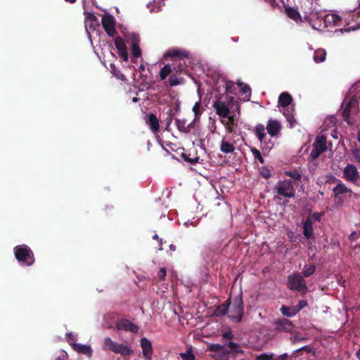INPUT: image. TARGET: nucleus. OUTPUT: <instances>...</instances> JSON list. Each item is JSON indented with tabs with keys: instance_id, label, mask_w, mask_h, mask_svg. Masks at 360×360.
I'll return each mask as SVG.
<instances>
[{
	"instance_id": "1",
	"label": "nucleus",
	"mask_w": 360,
	"mask_h": 360,
	"mask_svg": "<svg viewBox=\"0 0 360 360\" xmlns=\"http://www.w3.org/2000/svg\"><path fill=\"white\" fill-rule=\"evenodd\" d=\"M226 313L228 314L229 317L233 321H240L243 314L242 298L240 297H236L228 307L225 304L218 306L213 311L207 312V315L219 316L224 315Z\"/></svg>"
},
{
	"instance_id": "2",
	"label": "nucleus",
	"mask_w": 360,
	"mask_h": 360,
	"mask_svg": "<svg viewBox=\"0 0 360 360\" xmlns=\"http://www.w3.org/2000/svg\"><path fill=\"white\" fill-rule=\"evenodd\" d=\"M213 107L214 108L217 115L223 119L221 122L226 126L227 129L229 131H232V126L236 123L234 110H236L238 115L240 114V107L239 103L235 102L231 105V108L233 109V114H231L229 108L221 101L218 100L215 101Z\"/></svg>"
},
{
	"instance_id": "3",
	"label": "nucleus",
	"mask_w": 360,
	"mask_h": 360,
	"mask_svg": "<svg viewBox=\"0 0 360 360\" xmlns=\"http://www.w3.org/2000/svg\"><path fill=\"white\" fill-rule=\"evenodd\" d=\"M210 350L216 352L217 354H214V357H218L220 359L229 360L231 358H234L236 354H242L243 351L240 349L238 344L230 342L229 344L220 346L219 345H211Z\"/></svg>"
},
{
	"instance_id": "4",
	"label": "nucleus",
	"mask_w": 360,
	"mask_h": 360,
	"mask_svg": "<svg viewBox=\"0 0 360 360\" xmlns=\"http://www.w3.org/2000/svg\"><path fill=\"white\" fill-rule=\"evenodd\" d=\"M13 250L15 257L19 262L27 266H31L34 263V253L27 245H17L14 248Z\"/></svg>"
},
{
	"instance_id": "5",
	"label": "nucleus",
	"mask_w": 360,
	"mask_h": 360,
	"mask_svg": "<svg viewBox=\"0 0 360 360\" xmlns=\"http://www.w3.org/2000/svg\"><path fill=\"white\" fill-rule=\"evenodd\" d=\"M274 191L278 195L285 198H294L295 196L294 183L290 179H285L278 181L274 186Z\"/></svg>"
},
{
	"instance_id": "6",
	"label": "nucleus",
	"mask_w": 360,
	"mask_h": 360,
	"mask_svg": "<svg viewBox=\"0 0 360 360\" xmlns=\"http://www.w3.org/2000/svg\"><path fill=\"white\" fill-rule=\"evenodd\" d=\"M323 20V25H319V27H316L314 24L312 25L314 29L319 30L323 31L325 29L331 28L338 25L340 22V17L335 13H329L326 14L323 18L321 19Z\"/></svg>"
},
{
	"instance_id": "7",
	"label": "nucleus",
	"mask_w": 360,
	"mask_h": 360,
	"mask_svg": "<svg viewBox=\"0 0 360 360\" xmlns=\"http://www.w3.org/2000/svg\"><path fill=\"white\" fill-rule=\"evenodd\" d=\"M343 178L351 183L357 184L360 181V173L356 165L347 164L343 169Z\"/></svg>"
},
{
	"instance_id": "8",
	"label": "nucleus",
	"mask_w": 360,
	"mask_h": 360,
	"mask_svg": "<svg viewBox=\"0 0 360 360\" xmlns=\"http://www.w3.org/2000/svg\"><path fill=\"white\" fill-rule=\"evenodd\" d=\"M288 286L290 290L305 291L307 286L303 278L297 274H293L288 278Z\"/></svg>"
},
{
	"instance_id": "9",
	"label": "nucleus",
	"mask_w": 360,
	"mask_h": 360,
	"mask_svg": "<svg viewBox=\"0 0 360 360\" xmlns=\"http://www.w3.org/2000/svg\"><path fill=\"white\" fill-rule=\"evenodd\" d=\"M327 148L326 138L323 135L318 136L313 143V149L310 153V157L312 159L317 158L321 153L325 151Z\"/></svg>"
},
{
	"instance_id": "10",
	"label": "nucleus",
	"mask_w": 360,
	"mask_h": 360,
	"mask_svg": "<svg viewBox=\"0 0 360 360\" xmlns=\"http://www.w3.org/2000/svg\"><path fill=\"white\" fill-rule=\"evenodd\" d=\"M103 29L109 37H114L117 34L115 18L110 14H105L102 18Z\"/></svg>"
},
{
	"instance_id": "11",
	"label": "nucleus",
	"mask_w": 360,
	"mask_h": 360,
	"mask_svg": "<svg viewBox=\"0 0 360 360\" xmlns=\"http://www.w3.org/2000/svg\"><path fill=\"white\" fill-rule=\"evenodd\" d=\"M116 328L118 330H124L132 333H137L139 326L127 319H120L116 321Z\"/></svg>"
},
{
	"instance_id": "12",
	"label": "nucleus",
	"mask_w": 360,
	"mask_h": 360,
	"mask_svg": "<svg viewBox=\"0 0 360 360\" xmlns=\"http://www.w3.org/2000/svg\"><path fill=\"white\" fill-rule=\"evenodd\" d=\"M274 329L278 332L290 333L293 330L292 322L286 319H281L274 323Z\"/></svg>"
},
{
	"instance_id": "13",
	"label": "nucleus",
	"mask_w": 360,
	"mask_h": 360,
	"mask_svg": "<svg viewBox=\"0 0 360 360\" xmlns=\"http://www.w3.org/2000/svg\"><path fill=\"white\" fill-rule=\"evenodd\" d=\"M142 353L146 360H151L153 355V346L151 342L146 338H142L140 340Z\"/></svg>"
},
{
	"instance_id": "14",
	"label": "nucleus",
	"mask_w": 360,
	"mask_h": 360,
	"mask_svg": "<svg viewBox=\"0 0 360 360\" xmlns=\"http://www.w3.org/2000/svg\"><path fill=\"white\" fill-rule=\"evenodd\" d=\"M115 46L118 51L119 56L124 61L128 60V52L124 39L117 37L114 41Z\"/></svg>"
},
{
	"instance_id": "15",
	"label": "nucleus",
	"mask_w": 360,
	"mask_h": 360,
	"mask_svg": "<svg viewBox=\"0 0 360 360\" xmlns=\"http://www.w3.org/2000/svg\"><path fill=\"white\" fill-rule=\"evenodd\" d=\"M266 130L271 137L278 136L281 130V123L278 120L271 119L267 123Z\"/></svg>"
},
{
	"instance_id": "16",
	"label": "nucleus",
	"mask_w": 360,
	"mask_h": 360,
	"mask_svg": "<svg viewBox=\"0 0 360 360\" xmlns=\"http://www.w3.org/2000/svg\"><path fill=\"white\" fill-rule=\"evenodd\" d=\"M288 356L287 353L281 355H276L274 353H262L257 355L255 360H286Z\"/></svg>"
},
{
	"instance_id": "17",
	"label": "nucleus",
	"mask_w": 360,
	"mask_h": 360,
	"mask_svg": "<svg viewBox=\"0 0 360 360\" xmlns=\"http://www.w3.org/2000/svg\"><path fill=\"white\" fill-rule=\"evenodd\" d=\"M131 54L134 58H139L141 56V51L139 47V37L136 34L131 35Z\"/></svg>"
},
{
	"instance_id": "18",
	"label": "nucleus",
	"mask_w": 360,
	"mask_h": 360,
	"mask_svg": "<svg viewBox=\"0 0 360 360\" xmlns=\"http://www.w3.org/2000/svg\"><path fill=\"white\" fill-rule=\"evenodd\" d=\"M176 125L178 129L184 133H188L191 128L195 127V121L187 123L186 120L176 119Z\"/></svg>"
},
{
	"instance_id": "19",
	"label": "nucleus",
	"mask_w": 360,
	"mask_h": 360,
	"mask_svg": "<svg viewBox=\"0 0 360 360\" xmlns=\"http://www.w3.org/2000/svg\"><path fill=\"white\" fill-rule=\"evenodd\" d=\"M72 348L78 353L85 354L90 357L92 354V349L89 345L74 343Z\"/></svg>"
},
{
	"instance_id": "20",
	"label": "nucleus",
	"mask_w": 360,
	"mask_h": 360,
	"mask_svg": "<svg viewBox=\"0 0 360 360\" xmlns=\"http://www.w3.org/2000/svg\"><path fill=\"white\" fill-rule=\"evenodd\" d=\"M173 72L176 74L186 73L187 70L185 65L184 60H173L172 64Z\"/></svg>"
},
{
	"instance_id": "21",
	"label": "nucleus",
	"mask_w": 360,
	"mask_h": 360,
	"mask_svg": "<svg viewBox=\"0 0 360 360\" xmlns=\"http://www.w3.org/2000/svg\"><path fill=\"white\" fill-rule=\"evenodd\" d=\"M313 219L307 218L303 226V233L307 239L311 238L313 236Z\"/></svg>"
},
{
	"instance_id": "22",
	"label": "nucleus",
	"mask_w": 360,
	"mask_h": 360,
	"mask_svg": "<svg viewBox=\"0 0 360 360\" xmlns=\"http://www.w3.org/2000/svg\"><path fill=\"white\" fill-rule=\"evenodd\" d=\"M146 123L149 125L150 129L153 131V132L156 133L159 131V120L153 113L148 115Z\"/></svg>"
},
{
	"instance_id": "23",
	"label": "nucleus",
	"mask_w": 360,
	"mask_h": 360,
	"mask_svg": "<svg viewBox=\"0 0 360 360\" xmlns=\"http://www.w3.org/2000/svg\"><path fill=\"white\" fill-rule=\"evenodd\" d=\"M165 57L174 58V60H183L187 57V53L180 49L169 50L165 54Z\"/></svg>"
},
{
	"instance_id": "24",
	"label": "nucleus",
	"mask_w": 360,
	"mask_h": 360,
	"mask_svg": "<svg viewBox=\"0 0 360 360\" xmlns=\"http://www.w3.org/2000/svg\"><path fill=\"white\" fill-rule=\"evenodd\" d=\"M113 352L125 356L131 355L134 351L131 349H130L127 345L117 343Z\"/></svg>"
},
{
	"instance_id": "25",
	"label": "nucleus",
	"mask_w": 360,
	"mask_h": 360,
	"mask_svg": "<svg viewBox=\"0 0 360 360\" xmlns=\"http://www.w3.org/2000/svg\"><path fill=\"white\" fill-rule=\"evenodd\" d=\"M292 101V96L286 92L282 93L278 97V104L283 108H288Z\"/></svg>"
},
{
	"instance_id": "26",
	"label": "nucleus",
	"mask_w": 360,
	"mask_h": 360,
	"mask_svg": "<svg viewBox=\"0 0 360 360\" xmlns=\"http://www.w3.org/2000/svg\"><path fill=\"white\" fill-rule=\"evenodd\" d=\"M240 92L245 95L244 100L249 101L250 99L251 91L250 88L245 84L238 82Z\"/></svg>"
},
{
	"instance_id": "27",
	"label": "nucleus",
	"mask_w": 360,
	"mask_h": 360,
	"mask_svg": "<svg viewBox=\"0 0 360 360\" xmlns=\"http://www.w3.org/2000/svg\"><path fill=\"white\" fill-rule=\"evenodd\" d=\"M220 150L224 153H231L234 151L235 147L232 143L224 139L221 141Z\"/></svg>"
},
{
	"instance_id": "28",
	"label": "nucleus",
	"mask_w": 360,
	"mask_h": 360,
	"mask_svg": "<svg viewBox=\"0 0 360 360\" xmlns=\"http://www.w3.org/2000/svg\"><path fill=\"white\" fill-rule=\"evenodd\" d=\"M281 311L283 314V315H284L285 316H288V317H292L298 313L297 311V309L295 308V306H292V307L283 306L281 308Z\"/></svg>"
},
{
	"instance_id": "29",
	"label": "nucleus",
	"mask_w": 360,
	"mask_h": 360,
	"mask_svg": "<svg viewBox=\"0 0 360 360\" xmlns=\"http://www.w3.org/2000/svg\"><path fill=\"white\" fill-rule=\"evenodd\" d=\"M326 52L324 49H318L314 53V60L316 63H321L326 60Z\"/></svg>"
},
{
	"instance_id": "30",
	"label": "nucleus",
	"mask_w": 360,
	"mask_h": 360,
	"mask_svg": "<svg viewBox=\"0 0 360 360\" xmlns=\"http://www.w3.org/2000/svg\"><path fill=\"white\" fill-rule=\"evenodd\" d=\"M333 192L335 196L339 195L346 193L348 192H351V190L348 188L344 184L339 183L337 186L333 188Z\"/></svg>"
},
{
	"instance_id": "31",
	"label": "nucleus",
	"mask_w": 360,
	"mask_h": 360,
	"mask_svg": "<svg viewBox=\"0 0 360 360\" xmlns=\"http://www.w3.org/2000/svg\"><path fill=\"white\" fill-rule=\"evenodd\" d=\"M255 134L259 140L260 143H262L264 139L266 136L265 128L263 124H259L255 127Z\"/></svg>"
},
{
	"instance_id": "32",
	"label": "nucleus",
	"mask_w": 360,
	"mask_h": 360,
	"mask_svg": "<svg viewBox=\"0 0 360 360\" xmlns=\"http://www.w3.org/2000/svg\"><path fill=\"white\" fill-rule=\"evenodd\" d=\"M116 345L117 342L112 341L110 338L107 337L104 338L103 348L104 350H110L113 352Z\"/></svg>"
},
{
	"instance_id": "33",
	"label": "nucleus",
	"mask_w": 360,
	"mask_h": 360,
	"mask_svg": "<svg viewBox=\"0 0 360 360\" xmlns=\"http://www.w3.org/2000/svg\"><path fill=\"white\" fill-rule=\"evenodd\" d=\"M116 345L117 342L112 341L110 338L107 337L104 338L103 348L104 350H110L113 352Z\"/></svg>"
},
{
	"instance_id": "34",
	"label": "nucleus",
	"mask_w": 360,
	"mask_h": 360,
	"mask_svg": "<svg viewBox=\"0 0 360 360\" xmlns=\"http://www.w3.org/2000/svg\"><path fill=\"white\" fill-rule=\"evenodd\" d=\"M173 72L172 66L167 64L165 65L160 72V77L162 80H164L167 77Z\"/></svg>"
},
{
	"instance_id": "35",
	"label": "nucleus",
	"mask_w": 360,
	"mask_h": 360,
	"mask_svg": "<svg viewBox=\"0 0 360 360\" xmlns=\"http://www.w3.org/2000/svg\"><path fill=\"white\" fill-rule=\"evenodd\" d=\"M179 74L174 73L169 78V83L171 86H174L182 83L183 78L178 75Z\"/></svg>"
},
{
	"instance_id": "36",
	"label": "nucleus",
	"mask_w": 360,
	"mask_h": 360,
	"mask_svg": "<svg viewBox=\"0 0 360 360\" xmlns=\"http://www.w3.org/2000/svg\"><path fill=\"white\" fill-rule=\"evenodd\" d=\"M350 153L352 156V160L357 163H360V148L356 146H353Z\"/></svg>"
},
{
	"instance_id": "37",
	"label": "nucleus",
	"mask_w": 360,
	"mask_h": 360,
	"mask_svg": "<svg viewBox=\"0 0 360 360\" xmlns=\"http://www.w3.org/2000/svg\"><path fill=\"white\" fill-rule=\"evenodd\" d=\"M287 15L291 19L298 21L300 18V15L296 10L293 8H288L286 9Z\"/></svg>"
},
{
	"instance_id": "38",
	"label": "nucleus",
	"mask_w": 360,
	"mask_h": 360,
	"mask_svg": "<svg viewBox=\"0 0 360 360\" xmlns=\"http://www.w3.org/2000/svg\"><path fill=\"white\" fill-rule=\"evenodd\" d=\"M316 270V266L314 265H306L304 266L302 274L304 276L308 277L312 275Z\"/></svg>"
},
{
	"instance_id": "39",
	"label": "nucleus",
	"mask_w": 360,
	"mask_h": 360,
	"mask_svg": "<svg viewBox=\"0 0 360 360\" xmlns=\"http://www.w3.org/2000/svg\"><path fill=\"white\" fill-rule=\"evenodd\" d=\"M180 356L184 360H195V356L192 353L191 348L188 349L184 353H181Z\"/></svg>"
},
{
	"instance_id": "40",
	"label": "nucleus",
	"mask_w": 360,
	"mask_h": 360,
	"mask_svg": "<svg viewBox=\"0 0 360 360\" xmlns=\"http://www.w3.org/2000/svg\"><path fill=\"white\" fill-rule=\"evenodd\" d=\"M84 14L86 15V19L91 22V25H90L91 27H93L94 24L97 23L98 18L94 13L86 12V13H84Z\"/></svg>"
},
{
	"instance_id": "41",
	"label": "nucleus",
	"mask_w": 360,
	"mask_h": 360,
	"mask_svg": "<svg viewBox=\"0 0 360 360\" xmlns=\"http://www.w3.org/2000/svg\"><path fill=\"white\" fill-rule=\"evenodd\" d=\"M167 275L166 269L164 267L160 268L157 273V278L158 281H163L165 280Z\"/></svg>"
},
{
	"instance_id": "42",
	"label": "nucleus",
	"mask_w": 360,
	"mask_h": 360,
	"mask_svg": "<svg viewBox=\"0 0 360 360\" xmlns=\"http://www.w3.org/2000/svg\"><path fill=\"white\" fill-rule=\"evenodd\" d=\"M110 67L112 68V71L113 72L114 76H115L117 79H122L123 81L125 80V76L116 69L115 65L111 64Z\"/></svg>"
},
{
	"instance_id": "43",
	"label": "nucleus",
	"mask_w": 360,
	"mask_h": 360,
	"mask_svg": "<svg viewBox=\"0 0 360 360\" xmlns=\"http://www.w3.org/2000/svg\"><path fill=\"white\" fill-rule=\"evenodd\" d=\"M190 154L187 155L186 153H182V158L184 159V160H186V162H190V163H195L198 161L199 160V158L195 156L194 158H190Z\"/></svg>"
},
{
	"instance_id": "44",
	"label": "nucleus",
	"mask_w": 360,
	"mask_h": 360,
	"mask_svg": "<svg viewBox=\"0 0 360 360\" xmlns=\"http://www.w3.org/2000/svg\"><path fill=\"white\" fill-rule=\"evenodd\" d=\"M154 4L150 7V3L148 4V7L150 8V11H155V9L157 11L159 10L161 6V0H154Z\"/></svg>"
},
{
	"instance_id": "45",
	"label": "nucleus",
	"mask_w": 360,
	"mask_h": 360,
	"mask_svg": "<svg viewBox=\"0 0 360 360\" xmlns=\"http://www.w3.org/2000/svg\"><path fill=\"white\" fill-rule=\"evenodd\" d=\"M200 102H196L193 107V111L195 114V119L198 118V120H200Z\"/></svg>"
},
{
	"instance_id": "46",
	"label": "nucleus",
	"mask_w": 360,
	"mask_h": 360,
	"mask_svg": "<svg viewBox=\"0 0 360 360\" xmlns=\"http://www.w3.org/2000/svg\"><path fill=\"white\" fill-rule=\"evenodd\" d=\"M251 152L253 154L254 157L257 158L260 163H264V159L262 158L259 151L256 148L251 149Z\"/></svg>"
},
{
	"instance_id": "47",
	"label": "nucleus",
	"mask_w": 360,
	"mask_h": 360,
	"mask_svg": "<svg viewBox=\"0 0 360 360\" xmlns=\"http://www.w3.org/2000/svg\"><path fill=\"white\" fill-rule=\"evenodd\" d=\"M286 175L291 176L295 180H300L301 179V175L298 172H285V173Z\"/></svg>"
},
{
	"instance_id": "48",
	"label": "nucleus",
	"mask_w": 360,
	"mask_h": 360,
	"mask_svg": "<svg viewBox=\"0 0 360 360\" xmlns=\"http://www.w3.org/2000/svg\"><path fill=\"white\" fill-rule=\"evenodd\" d=\"M307 305V302L306 300H300L297 305L295 306V308L297 309V311L299 312L302 309Z\"/></svg>"
},
{
	"instance_id": "49",
	"label": "nucleus",
	"mask_w": 360,
	"mask_h": 360,
	"mask_svg": "<svg viewBox=\"0 0 360 360\" xmlns=\"http://www.w3.org/2000/svg\"><path fill=\"white\" fill-rule=\"evenodd\" d=\"M223 337L224 338H228V339H231L233 338V335L232 334V332L230 329L227 328V329H225L224 331H223V334H222Z\"/></svg>"
},
{
	"instance_id": "50",
	"label": "nucleus",
	"mask_w": 360,
	"mask_h": 360,
	"mask_svg": "<svg viewBox=\"0 0 360 360\" xmlns=\"http://www.w3.org/2000/svg\"><path fill=\"white\" fill-rule=\"evenodd\" d=\"M354 103V101H350L348 104L347 105L345 109L344 110V112H343V115L345 117V118H347L348 117V115H349V107L350 105H352V103Z\"/></svg>"
},
{
	"instance_id": "51",
	"label": "nucleus",
	"mask_w": 360,
	"mask_h": 360,
	"mask_svg": "<svg viewBox=\"0 0 360 360\" xmlns=\"http://www.w3.org/2000/svg\"><path fill=\"white\" fill-rule=\"evenodd\" d=\"M284 115L286 117L287 120L291 122L293 118V116L292 115V112H290L288 109V108L286 110H284L283 111Z\"/></svg>"
},
{
	"instance_id": "52",
	"label": "nucleus",
	"mask_w": 360,
	"mask_h": 360,
	"mask_svg": "<svg viewBox=\"0 0 360 360\" xmlns=\"http://www.w3.org/2000/svg\"><path fill=\"white\" fill-rule=\"evenodd\" d=\"M307 218H312L313 224H314L316 221H320L321 215L319 213H315L313 215L308 217Z\"/></svg>"
},
{
	"instance_id": "53",
	"label": "nucleus",
	"mask_w": 360,
	"mask_h": 360,
	"mask_svg": "<svg viewBox=\"0 0 360 360\" xmlns=\"http://www.w3.org/2000/svg\"><path fill=\"white\" fill-rule=\"evenodd\" d=\"M262 174L265 179H269L271 176V172L269 170L262 172Z\"/></svg>"
},
{
	"instance_id": "54",
	"label": "nucleus",
	"mask_w": 360,
	"mask_h": 360,
	"mask_svg": "<svg viewBox=\"0 0 360 360\" xmlns=\"http://www.w3.org/2000/svg\"><path fill=\"white\" fill-rule=\"evenodd\" d=\"M359 237V234L355 232V231H353L350 235H349V239L351 240H354V239H356Z\"/></svg>"
},
{
	"instance_id": "55",
	"label": "nucleus",
	"mask_w": 360,
	"mask_h": 360,
	"mask_svg": "<svg viewBox=\"0 0 360 360\" xmlns=\"http://www.w3.org/2000/svg\"><path fill=\"white\" fill-rule=\"evenodd\" d=\"M153 238L154 240H158V241L160 242V247L159 250H162V247H161V245H162V239H161V238H159V236H158L157 234H155V235L153 236Z\"/></svg>"
},
{
	"instance_id": "56",
	"label": "nucleus",
	"mask_w": 360,
	"mask_h": 360,
	"mask_svg": "<svg viewBox=\"0 0 360 360\" xmlns=\"http://www.w3.org/2000/svg\"><path fill=\"white\" fill-rule=\"evenodd\" d=\"M231 86L232 82H229L226 83V91L231 92L230 89L231 88Z\"/></svg>"
},
{
	"instance_id": "57",
	"label": "nucleus",
	"mask_w": 360,
	"mask_h": 360,
	"mask_svg": "<svg viewBox=\"0 0 360 360\" xmlns=\"http://www.w3.org/2000/svg\"><path fill=\"white\" fill-rule=\"evenodd\" d=\"M65 357V354H62L58 356L55 360H63Z\"/></svg>"
},
{
	"instance_id": "58",
	"label": "nucleus",
	"mask_w": 360,
	"mask_h": 360,
	"mask_svg": "<svg viewBox=\"0 0 360 360\" xmlns=\"http://www.w3.org/2000/svg\"><path fill=\"white\" fill-rule=\"evenodd\" d=\"M273 146H274V144L271 143L269 145L266 146V150H270L273 148Z\"/></svg>"
},
{
	"instance_id": "59",
	"label": "nucleus",
	"mask_w": 360,
	"mask_h": 360,
	"mask_svg": "<svg viewBox=\"0 0 360 360\" xmlns=\"http://www.w3.org/2000/svg\"><path fill=\"white\" fill-rule=\"evenodd\" d=\"M359 27H360V25H359V26H358V27H351V28H349V29L346 30V31H347V32H349V31H350V30H355L356 29H358V28H359Z\"/></svg>"
},
{
	"instance_id": "60",
	"label": "nucleus",
	"mask_w": 360,
	"mask_h": 360,
	"mask_svg": "<svg viewBox=\"0 0 360 360\" xmlns=\"http://www.w3.org/2000/svg\"><path fill=\"white\" fill-rule=\"evenodd\" d=\"M201 92H202V91H201V89H200V86H198V95H199V96H200V98H201V96H202Z\"/></svg>"
},
{
	"instance_id": "61",
	"label": "nucleus",
	"mask_w": 360,
	"mask_h": 360,
	"mask_svg": "<svg viewBox=\"0 0 360 360\" xmlns=\"http://www.w3.org/2000/svg\"><path fill=\"white\" fill-rule=\"evenodd\" d=\"M66 2H68V3H70V4H73L75 3L77 0H65Z\"/></svg>"
},
{
	"instance_id": "62",
	"label": "nucleus",
	"mask_w": 360,
	"mask_h": 360,
	"mask_svg": "<svg viewBox=\"0 0 360 360\" xmlns=\"http://www.w3.org/2000/svg\"><path fill=\"white\" fill-rule=\"evenodd\" d=\"M138 98L136 97H134L133 99H132V101L134 102V103H136L138 101Z\"/></svg>"
},
{
	"instance_id": "63",
	"label": "nucleus",
	"mask_w": 360,
	"mask_h": 360,
	"mask_svg": "<svg viewBox=\"0 0 360 360\" xmlns=\"http://www.w3.org/2000/svg\"><path fill=\"white\" fill-rule=\"evenodd\" d=\"M170 250H175V245H170Z\"/></svg>"
},
{
	"instance_id": "64",
	"label": "nucleus",
	"mask_w": 360,
	"mask_h": 360,
	"mask_svg": "<svg viewBox=\"0 0 360 360\" xmlns=\"http://www.w3.org/2000/svg\"><path fill=\"white\" fill-rule=\"evenodd\" d=\"M357 356H358L359 359H360V350L358 352Z\"/></svg>"
}]
</instances>
